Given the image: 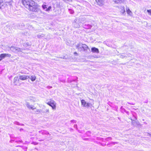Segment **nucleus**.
Masks as SVG:
<instances>
[{"label": "nucleus", "mask_w": 151, "mask_h": 151, "mask_svg": "<svg viewBox=\"0 0 151 151\" xmlns=\"http://www.w3.org/2000/svg\"><path fill=\"white\" fill-rule=\"evenodd\" d=\"M23 4L29 11L34 12H38L40 10L38 6L32 0H23Z\"/></svg>", "instance_id": "nucleus-1"}, {"label": "nucleus", "mask_w": 151, "mask_h": 151, "mask_svg": "<svg viewBox=\"0 0 151 151\" xmlns=\"http://www.w3.org/2000/svg\"><path fill=\"white\" fill-rule=\"evenodd\" d=\"M76 48L79 50L81 51L83 50L84 51H87L89 49L88 46L85 44H82V43H79L76 46Z\"/></svg>", "instance_id": "nucleus-2"}, {"label": "nucleus", "mask_w": 151, "mask_h": 151, "mask_svg": "<svg viewBox=\"0 0 151 151\" xmlns=\"http://www.w3.org/2000/svg\"><path fill=\"white\" fill-rule=\"evenodd\" d=\"M46 103L50 106H51L52 107V109H55L56 104L54 101L50 99L49 101H47L46 102Z\"/></svg>", "instance_id": "nucleus-3"}, {"label": "nucleus", "mask_w": 151, "mask_h": 151, "mask_svg": "<svg viewBox=\"0 0 151 151\" xmlns=\"http://www.w3.org/2000/svg\"><path fill=\"white\" fill-rule=\"evenodd\" d=\"M81 105L83 107L88 108L92 105L89 103H86L84 100H81Z\"/></svg>", "instance_id": "nucleus-4"}, {"label": "nucleus", "mask_w": 151, "mask_h": 151, "mask_svg": "<svg viewBox=\"0 0 151 151\" xmlns=\"http://www.w3.org/2000/svg\"><path fill=\"white\" fill-rule=\"evenodd\" d=\"M11 56V54L7 53H2L0 55V57L2 60L6 57L9 58Z\"/></svg>", "instance_id": "nucleus-5"}, {"label": "nucleus", "mask_w": 151, "mask_h": 151, "mask_svg": "<svg viewBox=\"0 0 151 151\" xmlns=\"http://www.w3.org/2000/svg\"><path fill=\"white\" fill-rule=\"evenodd\" d=\"M10 50L14 52H18L22 51V49L15 47H12L10 48Z\"/></svg>", "instance_id": "nucleus-6"}, {"label": "nucleus", "mask_w": 151, "mask_h": 151, "mask_svg": "<svg viewBox=\"0 0 151 151\" xmlns=\"http://www.w3.org/2000/svg\"><path fill=\"white\" fill-rule=\"evenodd\" d=\"M19 78L20 80H24L29 78V76L25 75H23L19 76Z\"/></svg>", "instance_id": "nucleus-7"}, {"label": "nucleus", "mask_w": 151, "mask_h": 151, "mask_svg": "<svg viewBox=\"0 0 151 151\" xmlns=\"http://www.w3.org/2000/svg\"><path fill=\"white\" fill-rule=\"evenodd\" d=\"M26 105L29 108L31 109H35V108L33 106L30 105L29 104L28 102H26Z\"/></svg>", "instance_id": "nucleus-8"}, {"label": "nucleus", "mask_w": 151, "mask_h": 151, "mask_svg": "<svg viewBox=\"0 0 151 151\" xmlns=\"http://www.w3.org/2000/svg\"><path fill=\"white\" fill-rule=\"evenodd\" d=\"M91 51L93 52L99 53V49L95 47H92L91 49Z\"/></svg>", "instance_id": "nucleus-9"}, {"label": "nucleus", "mask_w": 151, "mask_h": 151, "mask_svg": "<svg viewBox=\"0 0 151 151\" xmlns=\"http://www.w3.org/2000/svg\"><path fill=\"white\" fill-rule=\"evenodd\" d=\"M96 1L98 4L100 6H102L104 3V1L103 0H96Z\"/></svg>", "instance_id": "nucleus-10"}, {"label": "nucleus", "mask_w": 151, "mask_h": 151, "mask_svg": "<svg viewBox=\"0 0 151 151\" xmlns=\"http://www.w3.org/2000/svg\"><path fill=\"white\" fill-rule=\"evenodd\" d=\"M126 11L127 14L130 16L132 15V12L129 9V7H127L126 8Z\"/></svg>", "instance_id": "nucleus-11"}, {"label": "nucleus", "mask_w": 151, "mask_h": 151, "mask_svg": "<svg viewBox=\"0 0 151 151\" xmlns=\"http://www.w3.org/2000/svg\"><path fill=\"white\" fill-rule=\"evenodd\" d=\"M73 25L76 28L80 26L79 24L76 23V22L73 23Z\"/></svg>", "instance_id": "nucleus-12"}, {"label": "nucleus", "mask_w": 151, "mask_h": 151, "mask_svg": "<svg viewBox=\"0 0 151 151\" xmlns=\"http://www.w3.org/2000/svg\"><path fill=\"white\" fill-rule=\"evenodd\" d=\"M29 78L31 81H34L35 80L36 77L35 76H31L30 78L29 77Z\"/></svg>", "instance_id": "nucleus-13"}, {"label": "nucleus", "mask_w": 151, "mask_h": 151, "mask_svg": "<svg viewBox=\"0 0 151 151\" xmlns=\"http://www.w3.org/2000/svg\"><path fill=\"white\" fill-rule=\"evenodd\" d=\"M28 99L29 100H30V101H33V102H35V98H33L32 97H31V96L29 97L28 98Z\"/></svg>", "instance_id": "nucleus-14"}, {"label": "nucleus", "mask_w": 151, "mask_h": 151, "mask_svg": "<svg viewBox=\"0 0 151 151\" xmlns=\"http://www.w3.org/2000/svg\"><path fill=\"white\" fill-rule=\"evenodd\" d=\"M114 1L116 3H120L123 2L124 0H114Z\"/></svg>", "instance_id": "nucleus-15"}, {"label": "nucleus", "mask_w": 151, "mask_h": 151, "mask_svg": "<svg viewBox=\"0 0 151 151\" xmlns=\"http://www.w3.org/2000/svg\"><path fill=\"white\" fill-rule=\"evenodd\" d=\"M121 12L122 13L124 14L125 12V10L124 9V6H122L121 7Z\"/></svg>", "instance_id": "nucleus-16"}, {"label": "nucleus", "mask_w": 151, "mask_h": 151, "mask_svg": "<svg viewBox=\"0 0 151 151\" xmlns=\"http://www.w3.org/2000/svg\"><path fill=\"white\" fill-rule=\"evenodd\" d=\"M85 18H84L82 19H80V20L81 23H83L84 21H85Z\"/></svg>", "instance_id": "nucleus-17"}, {"label": "nucleus", "mask_w": 151, "mask_h": 151, "mask_svg": "<svg viewBox=\"0 0 151 151\" xmlns=\"http://www.w3.org/2000/svg\"><path fill=\"white\" fill-rule=\"evenodd\" d=\"M18 80V77H14V82H15L16 81H17V80Z\"/></svg>", "instance_id": "nucleus-18"}, {"label": "nucleus", "mask_w": 151, "mask_h": 151, "mask_svg": "<svg viewBox=\"0 0 151 151\" xmlns=\"http://www.w3.org/2000/svg\"><path fill=\"white\" fill-rule=\"evenodd\" d=\"M41 111V110L39 109H37L36 110V112H37V114H39L40 113Z\"/></svg>", "instance_id": "nucleus-19"}, {"label": "nucleus", "mask_w": 151, "mask_h": 151, "mask_svg": "<svg viewBox=\"0 0 151 151\" xmlns=\"http://www.w3.org/2000/svg\"><path fill=\"white\" fill-rule=\"evenodd\" d=\"M65 2H67V3H69L71 2L72 1V0H63Z\"/></svg>", "instance_id": "nucleus-20"}, {"label": "nucleus", "mask_w": 151, "mask_h": 151, "mask_svg": "<svg viewBox=\"0 0 151 151\" xmlns=\"http://www.w3.org/2000/svg\"><path fill=\"white\" fill-rule=\"evenodd\" d=\"M147 11L149 14L151 16V9L147 10Z\"/></svg>", "instance_id": "nucleus-21"}, {"label": "nucleus", "mask_w": 151, "mask_h": 151, "mask_svg": "<svg viewBox=\"0 0 151 151\" xmlns=\"http://www.w3.org/2000/svg\"><path fill=\"white\" fill-rule=\"evenodd\" d=\"M51 8V6H49L48 8L47 9H46V11H49L50 10V9Z\"/></svg>", "instance_id": "nucleus-22"}, {"label": "nucleus", "mask_w": 151, "mask_h": 151, "mask_svg": "<svg viewBox=\"0 0 151 151\" xmlns=\"http://www.w3.org/2000/svg\"><path fill=\"white\" fill-rule=\"evenodd\" d=\"M6 2L10 3L11 2L12 0H5Z\"/></svg>", "instance_id": "nucleus-23"}, {"label": "nucleus", "mask_w": 151, "mask_h": 151, "mask_svg": "<svg viewBox=\"0 0 151 151\" xmlns=\"http://www.w3.org/2000/svg\"><path fill=\"white\" fill-rule=\"evenodd\" d=\"M132 120V123L133 125H134V123H135V122L136 121H135L134 120H133L132 119H131Z\"/></svg>", "instance_id": "nucleus-24"}, {"label": "nucleus", "mask_w": 151, "mask_h": 151, "mask_svg": "<svg viewBox=\"0 0 151 151\" xmlns=\"http://www.w3.org/2000/svg\"><path fill=\"white\" fill-rule=\"evenodd\" d=\"M42 7L43 8V9H45L46 8V5H43L42 6Z\"/></svg>", "instance_id": "nucleus-25"}, {"label": "nucleus", "mask_w": 151, "mask_h": 151, "mask_svg": "<svg viewBox=\"0 0 151 151\" xmlns=\"http://www.w3.org/2000/svg\"><path fill=\"white\" fill-rule=\"evenodd\" d=\"M120 57L121 58H123L124 57V56L123 54H122L120 55Z\"/></svg>", "instance_id": "nucleus-26"}, {"label": "nucleus", "mask_w": 151, "mask_h": 151, "mask_svg": "<svg viewBox=\"0 0 151 151\" xmlns=\"http://www.w3.org/2000/svg\"><path fill=\"white\" fill-rule=\"evenodd\" d=\"M46 112L47 113H49V110L48 109H46Z\"/></svg>", "instance_id": "nucleus-27"}, {"label": "nucleus", "mask_w": 151, "mask_h": 151, "mask_svg": "<svg viewBox=\"0 0 151 151\" xmlns=\"http://www.w3.org/2000/svg\"><path fill=\"white\" fill-rule=\"evenodd\" d=\"M3 5V3L2 2H1L0 1V8H1V6Z\"/></svg>", "instance_id": "nucleus-28"}, {"label": "nucleus", "mask_w": 151, "mask_h": 151, "mask_svg": "<svg viewBox=\"0 0 151 151\" xmlns=\"http://www.w3.org/2000/svg\"><path fill=\"white\" fill-rule=\"evenodd\" d=\"M71 11L70 12L72 14L73 12L72 10H71Z\"/></svg>", "instance_id": "nucleus-29"}, {"label": "nucleus", "mask_w": 151, "mask_h": 151, "mask_svg": "<svg viewBox=\"0 0 151 151\" xmlns=\"http://www.w3.org/2000/svg\"><path fill=\"white\" fill-rule=\"evenodd\" d=\"M74 127H77V125H75L74 126Z\"/></svg>", "instance_id": "nucleus-30"}, {"label": "nucleus", "mask_w": 151, "mask_h": 151, "mask_svg": "<svg viewBox=\"0 0 151 151\" xmlns=\"http://www.w3.org/2000/svg\"><path fill=\"white\" fill-rule=\"evenodd\" d=\"M65 57H64L63 58L64 59V58H65V59H66L65 58Z\"/></svg>", "instance_id": "nucleus-31"}, {"label": "nucleus", "mask_w": 151, "mask_h": 151, "mask_svg": "<svg viewBox=\"0 0 151 151\" xmlns=\"http://www.w3.org/2000/svg\"><path fill=\"white\" fill-rule=\"evenodd\" d=\"M91 100H92L93 101V99H92Z\"/></svg>", "instance_id": "nucleus-32"}]
</instances>
